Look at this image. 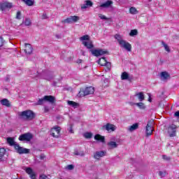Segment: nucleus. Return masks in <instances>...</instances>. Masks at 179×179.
Here are the masks:
<instances>
[{
  "mask_svg": "<svg viewBox=\"0 0 179 179\" xmlns=\"http://www.w3.org/2000/svg\"><path fill=\"white\" fill-rule=\"evenodd\" d=\"M7 143H8L10 146H14L17 153H19L20 155H27V153H30V150L20 147L19 144L15 142V138L12 137L7 138Z\"/></svg>",
  "mask_w": 179,
  "mask_h": 179,
  "instance_id": "obj_1",
  "label": "nucleus"
},
{
  "mask_svg": "<svg viewBox=\"0 0 179 179\" xmlns=\"http://www.w3.org/2000/svg\"><path fill=\"white\" fill-rule=\"evenodd\" d=\"M17 115L21 120L25 121H31L36 118V113L31 110H27L22 112H18Z\"/></svg>",
  "mask_w": 179,
  "mask_h": 179,
  "instance_id": "obj_2",
  "label": "nucleus"
},
{
  "mask_svg": "<svg viewBox=\"0 0 179 179\" xmlns=\"http://www.w3.org/2000/svg\"><path fill=\"white\" fill-rule=\"evenodd\" d=\"M99 65L101 66H106L105 70L106 71H111V63L110 62H107L106 57H101L98 60Z\"/></svg>",
  "mask_w": 179,
  "mask_h": 179,
  "instance_id": "obj_3",
  "label": "nucleus"
},
{
  "mask_svg": "<svg viewBox=\"0 0 179 179\" xmlns=\"http://www.w3.org/2000/svg\"><path fill=\"white\" fill-rule=\"evenodd\" d=\"M90 52H92V55H94V57H100L101 55H108V54H110V52H108V50H103V49L91 50Z\"/></svg>",
  "mask_w": 179,
  "mask_h": 179,
  "instance_id": "obj_4",
  "label": "nucleus"
},
{
  "mask_svg": "<svg viewBox=\"0 0 179 179\" xmlns=\"http://www.w3.org/2000/svg\"><path fill=\"white\" fill-rule=\"evenodd\" d=\"M153 120H150L148 122L145 127V135L146 136H150L153 134Z\"/></svg>",
  "mask_w": 179,
  "mask_h": 179,
  "instance_id": "obj_5",
  "label": "nucleus"
},
{
  "mask_svg": "<svg viewBox=\"0 0 179 179\" xmlns=\"http://www.w3.org/2000/svg\"><path fill=\"white\" fill-rule=\"evenodd\" d=\"M13 8V4L8 1H2L0 3V10L3 12V10H9Z\"/></svg>",
  "mask_w": 179,
  "mask_h": 179,
  "instance_id": "obj_6",
  "label": "nucleus"
},
{
  "mask_svg": "<svg viewBox=\"0 0 179 179\" xmlns=\"http://www.w3.org/2000/svg\"><path fill=\"white\" fill-rule=\"evenodd\" d=\"M50 135L53 136V138H58L61 136V127L56 126L55 127H52L50 129Z\"/></svg>",
  "mask_w": 179,
  "mask_h": 179,
  "instance_id": "obj_7",
  "label": "nucleus"
},
{
  "mask_svg": "<svg viewBox=\"0 0 179 179\" xmlns=\"http://www.w3.org/2000/svg\"><path fill=\"white\" fill-rule=\"evenodd\" d=\"M80 17L79 16L73 15L70 16L69 17H67L63 20H62V23H76L79 20Z\"/></svg>",
  "mask_w": 179,
  "mask_h": 179,
  "instance_id": "obj_8",
  "label": "nucleus"
},
{
  "mask_svg": "<svg viewBox=\"0 0 179 179\" xmlns=\"http://www.w3.org/2000/svg\"><path fill=\"white\" fill-rule=\"evenodd\" d=\"M18 139L19 141H26L27 142H30V141L33 139V135H31V134L30 133H26L20 135Z\"/></svg>",
  "mask_w": 179,
  "mask_h": 179,
  "instance_id": "obj_9",
  "label": "nucleus"
},
{
  "mask_svg": "<svg viewBox=\"0 0 179 179\" xmlns=\"http://www.w3.org/2000/svg\"><path fill=\"white\" fill-rule=\"evenodd\" d=\"M120 45L122 48H124V50H127L129 52L132 51V45L129 42H127V41H121Z\"/></svg>",
  "mask_w": 179,
  "mask_h": 179,
  "instance_id": "obj_10",
  "label": "nucleus"
},
{
  "mask_svg": "<svg viewBox=\"0 0 179 179\" xmlns=\"http://www.w3.org/2000/svg\"><path fill=\"white\" fill-rule=\"evenodd\" d=\"M80 93H83L84 96H89V94H93V93H94V87H87L86 88L81 90Z\"/></svg>",
  "mask_w": 179,
  "mask_h": 179,
  "instance_id": "obj_11",
  "label": "nucleus"
},
{
  "mask_svg": "<svg viewBox=\"0 0 179 179\" xmlns=\"http://www.w3.org/2000/svg\"><path fill=\"white\" fill-rule=\"evenodd\" d=\"M177 126L176 124H171L169 127L168 129V134H169V136L171 138H173V136H176V132H177Z\"/></svg>",
  "mask_w": 179,
  "mask_h": 179,
  "instance_id": "obj_12",
  "label": "nucleus"
},
{
  "mask_svg": "<svg viewBox=\"0 0 179 179\" xmlns=\"http://www.w3.org/2000/svg\"><path fill=\"white\" fill-rule=\"evenodd\" d=\"M102 129H106L108 132H114L115 131V126L110 123H107L106 125L102 127Z\"/></svg>",
  "mask_w": 179,
  "mask_h": 179,
  "instance_id": "obj_13",
  "label": "nucleus"
},
{
  "mask_svg": "<svg viewBox=\"0 0 179 179\" xmlns=\"http://www.w3.org/2000/svg\"><path fill=\"white\" fill-rule=\"evenodd\" d=\"M27 174H29L31 179H37V175L33 171V169L30 167H28L25 170Z\"/></svg>",
  "mask_w": 179,
  "mask_h": 179,
  "instance_id": "obj_14",
  "label": "nucleus"
},
{
  "mask_svg": "<svg viewBox=\"0 0 179 179\" xmlns=\"http://www.w3.org/2000/svg\"><path fill=\"white\" fill-rule=\"evenodd\" d=\"M44 100L48 101L50 104H55L57 100H55V96L52 95H45L44 96Z\"/></svg>",
  "mask_w": 179,
  "mask_h": 179,
  "instance_id": "obj_15",
  "label": "nucleus"
},
{
  "mask_svg": "<svg viewBox=\"0 0 179 179\" xmlns=\"http://www.w3.org/2000/svg\"><path fill=\"white\" fill-rule=\"evenodd\" d=\"M106 153H107L106 151H96L94 154V159H100V157H103V156H106Z\"/></svg>",
  "mask_w": 179,
  "mask_h": 179,
  "instance_id": "obj_16",
  "label": "nucleus"
},
{
  "mask_svg": "<svg viewBox=\"0 0 179 179\" xmlns=\"http://www.w3.org/2000/svg\"><path fill=\"white\" fill-rule=\"evenodd\" d=\"M85 3H84L83 5L81 6V9H87V8H90L92 6H93V2H92V1L90 0H87L85 1Z\"/></svg>",
  "mask_w": 179,
  "mask_h": 179,
  "instance_id": "obj_17",
  "label": "nucleus"
},
{
  "mask_svg": "<svg viewBox=\"0 0 179 179\" xmlns=\"http://www.w3.org/2000/svg\"><path fill=\"white\" fill-rule=\"evenodd\" d=\"M24 52L29 55L33 52V48L31 47V45H30V43H25Z\"/></svg>",
  "mask_w": 179,
  "mask_h": 179,
  "instance_id": "obj_18",
  "label": "nucleus"
},
{
  "mask_svg": "<svg viewBox=\"0 0 179 179\" xmlns=\"http://www.w3.org/2000/svg\"><path fill=\"white\" fill-rule=\"evenodd\" d=\"M95 141H98L99 142H101L102 143H106V138L100 134H96L94 136Z\"/></svg>",
  "mask_w": 179,
  "mask_h": 179,
  "instance_id": "obj_19",
  "label": "nucleus"
},
{
  "mask_svg": "<svg viewBox=\"0 0 179 179\" xmlns=\"http://www.w3.org/2000/svg\"><path fill=\"white\" fill-rule=\"evenodd\" d=\"M0 103L2 106H5L6 107H10V106H12L10 101L8 99H1Z\"/></svg>",
  "mask_w": 179,
  "mask_h": 179,
  "instance_id": "obj_20",
  "label": "nucleus"
},
{
  "mask_svg": "<svg viewBox=\"0 0 179 179\" xmlns=\"http://www.w3.org/2000/svg\"><path fill=\"white\" fill-rule=\"evenodd\" d=\"M83 45L88 48V50H92V48H94V45H93V43L92 41H83Z\"/></svg>",
  "mask_w": 179,
  "mask_h": 179,
  "instance_id": "obj_21",
  "label": "nucleus"
},
{
  "mask_svg": "<svg viewBox=\"0 0 179 179\" xmlns=\"http://www.w3.org/2000/svg\"><path fill=\"white\" fill-rule=\"evenodd\" d=\"M113 5V1L111 0H108L103 3L101 4V8H110Z\"/></svg>",
  "mask_w": 179,
  "mask_h": 179,
  "instance_id": "obj_22",
  "label": "nucleus"
},
{
  "mask_svg": "<svg viewBox=\"0 0 179 179\" xmlns=\"http://www.w3.org/2000/svg\"><path fill=\"white\" fill-rule=\"evenodd\" d=\"M67 104L69 106H71V107H73V108H77L78 107H79V103L73 101H68Z\"/></svg>",
  "mask_w": 179,
  "mask_h": 179,
  "instance_id": "obj_23",
  "label": "nucleus"
},
{
  "mask_svg": "<svg viewBox=\"0 0 179 179\" xmlns=\"http://www.w3.org/2000/svg\"><path fill=\"white\" fill-rule=\"evenodd\" d=\"M139 128V123H135L133 125L130 126L129 128V131L130 132H132L133 131H135Z\"/></svg>",
  "mask_w": 179,
  "mask_h": 179,
  "instance_id": "obj_24",
  "label": "nucleus"
},
{
  "mask_svg": "<svg viewBox=\"0 0 179 179\" xmlns=\"http://www.w3.org/2000/svg\"><path fill=\"white\" fill-rule=\"evenodd\" d=\"M161 78H163L164 79V80L169 79V78H170V74H169V73H167V71H162L161 73Z\"/></svg>",
  "mask_w": 179,
  "mask_h": 179,
  "instance_id": "obj_25",
  "label": "nucleus"
},
{
  "mask_svg": "<svg viewBox=\"0 0 179 179\" xmlns=\"http://www.w3.org/2000/svg\"><path fill=\"white\" fill-rule=\"evenodd\" d=\"M136 96L138 97L140 101H143V100H145V95H143V92L136 93Z\"/></svg>",
  "mask_w": 179,
  "mask_h": 179,
  "instance_id": "obj_26",
  "label": "nucleus"
},
{
  "mask_svg": "<svg viewBox=\"0 0 179 179\" xmlns=\"http://www.w3.org/2000/svg\"><path fill=\"white\" fill-rule=\"evenodd\" d=\"M121 79L122 80H127V79H129V74L125 71L122 73Z\"/></svg>",
  "mask_w": 179,
  "mask_h": 179,
  "instance_id": "obj_27",
  "label": "nucleus"
},
{
  "mask_svg": "<svg viewBox=\"0 0 179 179\" xmlns=\"http://www.w3.org/2000/svg\"><path fill=\"white\" fill-rule=\"evenodd\" d=\"M27 6H33L34 5V0H22Z\"/></svg>",
  "mask_w": 179,
  "mask_h": 179,
  "instance_id": "obj_28",
  "label": "nucleus"
},
{
  "mask_svg": "<svg viewBox=\"0 0 179 179\" xmlns=\"http://www.w3.org/2000/svg\"><path fill=\"white\" fill-rule=\"evenodd\" d=\"M129 13H131V15H138V13H139V11L136 10V8L131 7L129 8Z\"/></svg>",
  "mask_w": 179,
  "mask_h": 179,
  "instance_id": "obj_29",
  "label": "nucleus"
},
{
  "mask_svg": "<svg viewBox=\"0 0 179 179\" xmlns=\"http://www.w3.org/2000/svg\"><path fill=\"white\" fill-rule=\"evenodd\" d=\"M108 145L110 146L112 149H115L118 146L115 141H110L108 143Z\"/></svg>",
  "mask_w": 179,
  "mask_h": 179,
  "instance_id": "obj_30",
  "label": "nucleus"
},
{
  "mask_svg": "<svg viewBox=\"0 0 179 179\" xmlns=\"http://www.w3.org/2000/svg\"><path fill=\"white\" fill-rule=\"evenodd\" d=\"M5 153H6V150H5L3 148H0V160H2L3 158V156H5Z\"/></svg>",
  "mask_w": 179,
  "mask_h": 179,
  "instance_id": "obj_31",
  "label": "nucleus"
},
{
  "mask_svg": "<svg viewBox=\"0 0 179 179\" xmlns=\"http://www.w3.org/2000/svg\"><path fill=\"white\" fill-rule=\"evenodd\" d=\"M45 101V99L43 98L39 99L36 103V106H43L44 104V102Z\"/></svg>",
  "mask_w": 179,
  "mask_h": 179,
  "instance_id": "obj_32",
  "label": "nucleus"
},
{
  "mask_svg": "<svg viewBox=\"0 0 179 179\" xmlns=\"http://www.w3.org/2000/svg\"><path fill=\"white\" fill-rule=\"evenodd\" d=\"M138 34V30L137 29H131L130 33H129V36L131 37H134V36H137Z\"/></svg>",
  "mask_w": 179,
  "mask_h": 179,
  "instance_id": "obj_33",
  "label": "nucleus"
},
{
  "mask_svg": "<svg viewBox=\"0 0 179 179\" xmlns=\"http://www.w3.org/2000/svg\"><path fill=\"white\" fill-rule=\"evenodd\" d=\"M92 136H93V134H92L91 132H86L84 134V137L86 139H90L92 138Z\"/></svg>",
  "mask_w": 179,
  "mask_h": 179,
  "instance_id": "obj_34",
  "label": "nucleus"
},
{
  "mask_svg": "<svg viewBox=\"0 0 179 179\" xmlns=\"http://www.w3.org/2000/svg\"><path fill=\"white\" fill-rule=\"evenodd\" d=\"M136 106H137V107L140 108L141 110H145V104L142 102L136 103Z\"/></svg>",
  "mask_w": 179,
  "mask_h": 179,
  "instance_id": "obj_35",
  "label": "nucleus"
},
{
  "mask_svg": "<svg viewBox=\"0 0 179 179\" xmlns=\"http://www.w3.org/2000/svg\"><path fill=\"white\" fill-rule=\"evenodd\" d=\"M115 38L117 40V43H119V45L121 44V41H124V40L121 38V36L118 34L115 35Z\"/></svg>",
  "mask_w": 179,
  "mask_h": 179,
  "instance_id": "obj_36",
  "label": "nucleus"
},
{
  "mask_svg": "<svg viewBox=\"0 0 179 179\" xmlns=\"http://www.w3.org/2000/svg\"><path fill=\"white\" fill-rule=\"evenodd\" d=\"M162 45L164 47L165 50L167 51V52H170V47L164 41L162 42Z\"/></svg>",
  "mask_w": 179,
  "mask_h": 179,
  "instance_id": "obj_37",
  "label": "nucleus"
},
{
  "mask_svg": "<svg viewBox=\"0 0 179 179\" xmlns=\"http://www.w3.org/2000/svg\"><path fill=\"white\" fill-rule=\"evenodd\" d=\"M74 155H75L76 156H81V157H83V156H85V152H83V151H80V152H79V151H75V152H74Z\"/></svg>",
  "mask_w": 179,
  "mask_h": 179,
  "instance_id": "obj_38",
  "label": "nucleus"
},
{
  "mask_svg": "<svg viewBox=\"0 0 179 179\" xmlns=\"http://www.w3.org/2000/svg\"><path fill=\"white\" fill-rule=\"evenodd\" d=\"M90 38V37L89 36V35H84V36H81L80 38V40L81 41H85V40H89Z\"/></svg>",
  "mask_w": 179,
  "mask_h": 179,
  "instance_id": "obj_39",
  "label": "nucleus"
},
{
  "mask_svg": "<svg viewBox=\"0 0 179 179\" xmlns=\"http://www.w3.org/2000/svg\"><path fill=\"white\" fill-rule=\"evenodd\" d=\"M24 24H25V26H30V24H31V20L29 18L25 19Z\"/></svg>",
  "mask_w": 179,
  "mask_h": 179,
  "instance_id": "obj_40",
  "label": "nucleus"
},
{
  "mask_svg": "<svg viewBox=\"0 0 179 179\" xmlns=\"http://www.w3.org/2000/svg\"><path fill=\"white\" fill-rule=\"evenodd\" d=\"M98 16L100 19H101V20H108L109 19L108 17H106V15L103 14H99Z\"/></svg>",
  "mask_w": 179,
  "mask_h": 179,
  "instance_id": "obj_41",
  "label": "nucleus"
},
{
  "mask_svg": "<svg viewBox=\"0 0 179 179\" xmlns=\"http://www.w3.org/2000/svg\"><path fill=\"white\" fill-rule=\"evenodd\" d=\"M162 159L166 160V162H170L171 160V157H167V155H162Z\"/></svg>",
  "mask_w": 179,
  "mask_h": 179,
  "instance_id": "obj_42",
  "label": "nucleus"
},
{
  "mask_svg": "<svg viewBox=\"0 0 179 179\" xmlns=\"http://www.w3.org/2000/svg\"><path fill=\"white\" fill-rule=\"evenodd\" d=\"M166 174H167V173L166 171H159V176L162 178L165 177Z\"/></svg>",
  "mask_w": 179,
  "mask_h": 179,
  "instance_id": "obj_43",
  "label": "nucleus"
},
{
  "mask_svg": "<svg viewBox=\"0 0 179 179\" xmlns=\"http://www.w3.org/2000/svg\"><path fill=\"white\" fill-rule=\"evenodd\" d=\"M39 179H50V178L46 175L43 174L39 176Z\"/></svg>",
  "mask_w": 179,
  "mask_h": 179,
  "instance_id": "obj_44",
  "label": "nucleus"
},
{
  "mask_svg": "<svg viewBox=\"0 0 179 179\" xmlns=\"http://www.w3.org/2000/svg\"><path fill=\"white\" fill-rule=\"evenodd\" d=\"M20 16H22V13L20 11H17L16 14V19L20 20Z\"/></svg>",
  "mask_w": 179,
  "mask_h": 179,
  "instance_id": "obj_45",
  "label": "nucleus"
},
{
  "mask_svg": "<svg viewBox=\"0 0 179 179\" xmlns=\"http://www.w3.org/2000/svg\"><path fill=\"white\" fill-rule=\"evenodd\" d=\"M67 169L68 170H73L75 169V166H73V164H69L67 166Z\"/></svg>",
  "mask_w": 179,
  "mask_h": 179,
  "instance_id": "obj_46",
  "label": "nucleus"
},
{
  "mask_svg": "<svg viewBox=\"0 0 179 179\" xmlns=\"http://www.w3.org/2000/svg\"><path fill=\"white\" fill-rule=\"evenodd\" d=\"M5 81L6 82H10V75H7L5 78Z\"/></svg>",
  "mask_w": 179,
  "mask_h": 179,
  "instance_id": "obj_47",
  "label": "nucleus"
},
{
  "mask_svg": "<svg viewBox=\"0 0 179 179\" xmlns=\"http://www.w3.org/2000/svg\"><path fill=\"white\" fill-rule=\"evenodd\" d=\"M2 45H3V39L0 36V47H2Z\"/></svg>",
  "mask_w": 179,
  "mask_h": 179,
  "instance_id": "obj_48",
  "label": "nucleus"
},
{
  "mask_svg": "<svg viewBox=\"0 0 179 179\" xmlns=\"http://www.w3.org/2000/svg\"><path fill=\"white\" fill-rule=\"evenodd\" d=\"M50 111V108L48 106L44 107V113H48Z\"/></svg>",
  "mask_w": 179,
  "mask_h": 179,
  "instance_id": "obj_49",
  "label": "nucleus"
},
{
  "mask_svg": "<svg viewBox=\"0 0 179 179\" xmlns=\"http://www.w3.org/2000/svg\"><path fill=\"white\" fill-rule=\"evenodd\" d=\"M47 18H48L47 14H43V15H42V17H41V19H42L43 20H45V19H47Z\"/></svg>",
  "mask_w": 179,
  "mask_h": 179,
  "instance_id": "obj_50",
  "label": "nucleus"
},
{
  "mask_svg": "<svg viewBox=\"0 0 179 179\" xmlns=\"http://www.w3.org/2000/svg\"><path fill=\"white\" fill-rule=\"evenodd\" d=\"M69 132H70V134H73L74 133L73 128L72 125L70 127Z\"/></svg>",
  "mask_w": 179,
  "mask_h": 179,
  "instance_id": "obj_51",
  "label": "nucleus"
},
{
  "mask_svg": "<svg viewBox=\"0 0 179 179\" xmlns=\"http://www.w3.org/2000/svg\"><path fill=\"white\" fill-rule=\"evenodd\" d=\"M44 159H45V155H40V159L41 160H44Z\"/></svg>",
  "mask_w": 179,
  "mask_h": 179,
  "instance_id": "obj_52",
  "label": "nucleus"
},
{
  "mask_svg": "<svg viewBox=\"0 0 179 179\" xmlns=\"http://www.w3.org/2000/svg\"><path fill=\"white\" fill-rule=\"evenodd\" d=\"M175 117H179V110L176 111L174 114Z\"/></svg>",
  "mask_w": 179,
  "mask_h": 179,
  "instance_id": "obj_53",
  "label": "nucleus"
},
{
  "mask_svg": "<svg viewBox=\"0 0 179 179\" xmlns=\"http://www.w3.org/2000/svg\"><path fill=\"white\" fill-rule=\"evenodd\" d=\"M148 101H150V103L152 102V98L150 97V94H149Z\"/></svg>",
  "mask_w": 179,
  "mask_h": 179,
  "instance_id": "obj_54",
  "label": "nucleus"
}]
</instances>
